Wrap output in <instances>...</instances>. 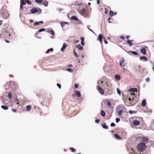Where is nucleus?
<instances>
[{
	"label": "nucleus",
	"mask_w": 154,
	"mask_h": 154,
	"mask_svg": "<svg viewBox=\"0 0 154 154\" xmlns=\"http://www.w3.org/2000/svg\"><path fill=\"white\" fill-rule=\"evenodd\" d=\"M30 22L31 23H32L33 22V20H30Z\"/></svg>",
	"instance_id": "774afa93"
},
{
	"label": "nucleus",
	"mask_w": 154,
	"mask_h": 154,
	"mask_svg": "<svg viewBox=\"0 0 154 154\" xmlns=\"http://www.w3.org/2000/svg\"><path fill=\"white\" fill-rule=\"evenodd\" d=\"M136 140L138 141H143L145 144L148 142L149 140L147 137L139 136L136 138Z\"/></svg>",
	"instance_id": "f03ea898"
},
{
	"label": "nucleus",
	"mask_w": 154,
	"mask_h": 154,
	"mask_svg": "<svg viewBox=\"0 0 154 154\" xmlns=\"http://www.w3.org/2000/svg\"><path fill=\"white\" fill-rule=\"evenodd\" d=\"M81 41L82 45L84 46L85 45L84 38V37L81 38Z\"/></svg>",
	"instance_id": "412c9836"
},
{
	"label": "nucleus",
	"mask_w": 154,
	"mask_h": 154,
	"mask_svg": "<svg viewBox=\"0 0 154 154\" xmlns=\"http://www.w3.org/2000/svg\"><path fill=\"white\" fill-rule=\"evenodd\" d=\"M32 106L31 105H28L26 106V109L27 111H29L31 109Z\"/></svg>",
	"instance_id": "5701e85b"
},
{
	"label": "nucleus",
	"mask_w": 154,
	"mask_h": 154,
	"mask_svg": "<svg viewBox=\"0 0 154 154\" xmlns=\"http://www.w3.org/2000/svg\"><path fill=\"white\" fill-rule=\"evenodd\" d=\"M146 104V102L145 100L144 99L143 100L142 102V105L143 106H145Z\"/></svg>",
	"instance_id": "a878e982"
},
{
	"label": "nucleus",
	"mask_w": 154,
	"mask_h": 154,
	"mask_svg": "<svg viewBox=\"0 0 154 154\" xmlns=\"http://www.w3.org/2000/svg\"><path fill=\"white\" fill-rule=\"evenodd\" d=\"M57 86L58 87V88L60 89L61 88V85L60 84L57 83Z\"/></svg>",
	"instance_id": "8fccbe9b"
},
{
	"label": "nucleus",
	"mask_w": 154,
	"mask_h": 154,
	"mask_svg": "<svg viewBox=\"0 0 154 154\" xmlns=\"http://www.w3.org/2000/svg\"><path fill=\"white\" fill-rule=\"evenodd\" d=\"M35 1L37 3H40L42 2V0H35Z\"/></svg>",
	"instance_id": "a19ab883"
},
{
	"label": "nucleus",
	"mask_w": 154,
	"mask_h": 154,
	"mask_svg": "<svg viewBox=\"0 0 154 154\" xmlns=\"http://www.w3.org/2000/svg\"><path fill=\"white\" fill-rule=\"evenodd\" d=\"M100 114L102 116L104 117L105 116V112L103 110H101L100 112Z\"/></svg>",
	"instance_id": "b1692460"
},
{
	"label": "nucleus",
	"mask_w": 154,
	"mask_h": 154,
	"mask_svg": "<svg viewBox=\"0 0 154 154\" xmlns=\"http://www.w3.org/2000/svg\"><path fill=\"white\" fill-rule=\"evenodd\" d=\"M128 100L130 101H131V102L130 103L128 104V106H130L133 105L132 103L133 101V100H131V98H128Z\"/></svg>",
	"instance_id": "bb28decb"
},
{
	"label": "nucleus",
	"mask_w": 154,
	"mask_h": 154,
	"mask_svg": "<svg viewBox=\"0 0 154 154\" xmlns=\"http://www.w3.org/2000/svg\"><path fill=\"white\" fill-rule=\"evenodd\" d=\"M123 112L122 110H120L118 114L119 115H121L122 114V113Z\"/></svg>",
	"instance_id": "c03bdc74"
},
{
	"label": "nucleus",
	"mask_w": 154,
	"mask_h": 154,
	"mask_svg": "<svg viewBox=\"0 0 154 154\" xmlns=\"http://www.w3.org/2000/svg\"><path fill=\"white\" fill-rule=\"evenodd\" d=\"M67 70L70 72H72L73 71L72 69L70 68H67Z\"/></svg>",
	"instance_id": "58836bf2"
},
{
	"label": "nucleus",
	"mask_w": 154,
	"mask_h": 154,
	"mask_svg": "<svg viewBox=\"0 0 154 154\" xmlns=\"http://www.w3.org/2000/svg\"><path fill=\"white\" fill-rule=\"evenodd\" d=\"M129 52H131L133 54L135 55H137L138 54V53L136 51H129Z\"/></svg>",
	"instance_id": "c9c22d12"
},
{
	"label": "nucleus",
	"mask_w": 154,
	"mask_h": 154,
	"mask_svg": "<svg viewBox=\"0 0 154 154\" xmlns=\"http://www.w3.org/2000/svg\"><path fill=\"white\" fill-rule=\"evenodd\" d=\"M97 3L98 4H99V3H100L99 0H97Z\"/></svg>",
	"instance_id": "338daca9"
},
{
	"label": "nucleus",
	"mask_w": 154,
	"mask_h": 154,
	"mask_svg": "<svg viewBox=\"0 0 154 154\" xmlns=\"http://www.w3.org/2000/svg\"><path fill=\"white\" fill-rule=\"evenodd\" d=\"M115 78L117 80H119L120 79V77L119 75H115Z\"/></svg>",
	"instance_id": "6ab92c4d"
},
{
	"label": "nucleus",
	"mask_w": 154,
	"mask_h": 154,
	"mask_svg": "<svg viewBox=\"0 0 154 154\" xmlns=\"http://www.w3.org/2000/svg\"><path fill=\"white\" fill-rule=\"evenodd\" d=\"M67 67H72V65L71 64H69L66 66Z\"/></svg>",
	"instance_id": "603ef678"
},
{
	"label": "nucleus",
	"mask_w": 154,
	"mask_h": 154,
	"mask_svg": "<svg viewBox=\"0 0 154 154\" xmlns=\"http://www.w3.org/2000/svg\"><path fill=\"white\" fill-rule=\"evenodd\" d=\"M103 38L104 39V43L106 44L107 43V41H106V40L105 39V38L104 37H103Z\"/></svg>",
	"instance_id": "6e6d98bb"
},
{
	"label": "nucleus",
	"mask_w": 154,
	"mask_h": 154,
	"mask_svg": "<svg viewBox=\"0 0 154 154\" xmlns=\"http://www.w3.org/2000/svg\"><path fill=\"white\" fill-rule=\"evenodd\" d=\"M97 90L101 94H103L104 93V91L103 89L100 86H97Z\"/></svg>",
	"instance_id": "39448f33"
},
{
	"label": "nucleus",
	"mask_w": 154,
	"mask_h": 154,
	"mask_svg": "<svg viewBox=\"0 0 154 154\" xmlns=\"http://www.w3.org/2000/svg\"><path fill=\"white\" fill-rule=\"evenodd\" d=\"M70 150H71V151L72 152H74L75 151H76V150L75 149H74L73 148V147H70Z\"/></svg>",
	"instance_id": "4c0bfd02"
},
{
	"label": "nucleus",
	"mask_w": 154,
	"mask_h": 154,
	"mask_svg": "<svg viewBox=\"0 0 154 154\" xmlns=\"http://www.w3.org/2000/svg\"><path fill=\"white\" fill-rule=\"evenodd\" d=\"M75 94L78 97H80L81 96V94L80 91L75 90L74 91Z\"/></svg>",
	"instance_id": "6e6552de"
},
{
	"label": "nucleus",
	"mask_w": 154,
	"mask_h": 154,
	"mask_svg": "<svg viewBox=\"0 0 154 154\" xmlns=\"http://www.w3.org/2000/svg\"><path fill=\"white\" fill-rule=\"evenodd\" d=\"M133 41V40H128L127 42V44L129 45V46H131L133 45V44L131 42Z\"/></svg>",
	"instance_id": "9d476101"
},
{
	"label": "nucleus",
	"mask_w": 154,
	"mask_h": 154,
	"mask_svg": "<svg viewBox=\"0 0 154 154\" xmlns=\"http://www.w3.org/2000/svg\"><path fill=\"white\" fill-rule=\"evenodd\" d=\"M137 112V111H132L131 110H129V112L131 114H132V113H135Z\"/></svg>",
	"instance_id": "e433bc0d"
},
{
	"label": "nucleus",
	"mask_w": 154,
	"mask_h": 154,
	"mask_svg": "<svg viewBox=\"0 0 154 154\" xmlns=\"http://www.w3.org/2000/svg\"><path fill=\"white\" fill-rule=\"evenodd\" d=\"M103 37L102 34H100L98 36V39L99 40L100 43L102 44V39L103 38Z\"/></svg>",
	"instance_id": "f8f14e48"
},
{
	"label": "nucleus",
	"mask_w": 154,
	"mask_h": 154,
	"mask_svg": "<svg viewBox=\"0 0 154 154\" xmlns=\"http://www.w3.org/2000/svg\"><path fill=\"white\" fill-rule=\"evenodd\" d=\"M140 52L143 54H145L146 53V50L145 48H142L140 50Z\"/></svg>",
	"instance_id": "9b49d317"
},
{
	"label": "nucleus",
	"mask_w": 154,
	"mask_h": 154,
	"mask_svg": "<svg viewBox=\"0 0 154 154\" xmlns=\"http://www.w3.org/2000/svg\"><path fill=\"white\" fill-rule=\"evenodd\" d=\"M146 80L147 82H149L150 81V79L149 78L146 79Z\"/></svg>",
	"instance_id": "13d9d810"
},
{
	"label": "nucleus",
	"mask_w": 154,
	"mask_h": 154,
	"mask_svg": "<svg viewBox=\"0 0 154 154\" xmlns=\"http://www.w3.org/2000/svg\"><path fill=\"white\" fill-rule=\"evenodd\" d=\"M134 92H137V88H134Z\"/></svg>",
	"instance_id": "4d7b16f0"
},
{
	"label": "nucleus",
	"mask_w": 154,
	"mask_h": 154,
	"mask_svg": "<svg viewBox=\"0 0 154 154\" xmlns=\"http://www.w3.org/2000/svg\"><path fill=\"white\" fill-rule=\"evenodd\" d=\"M125 61V59L123 58H122L120 59L119 64L121 66H122L123 67H124L126 66V64L124 63Z\"/></svg>",
	"instance_id": "20e7f679"
},
{
	"label": "nucleus",
	"mask_w": 154,
	"mask_h": 154,
	"mask_svg": "<svg viewBox=\"0 0 154 154\" xmlns=\"http://www.w3.org/2000/svg\"><path fill=\"white\" fill-rule=\"evenodd\" d=\"M4 34L6 36H5V37H8L11 35V34H9V33H8L7 32H5Z\"/></svg>",
	"instance_id": "2f4dec72"
},
{
	"label": "nucleus",
	"mask_w": 154,
	"mask_h": 154,
	"mask_svg": "<svg viewBox=\"0 0 154 154\" xmlns=\"http://www.w3.org/2000/svg\"><path fill=\"white\" fill-rule=\"evenodd\" d=\"M53 51V49L52 48H50V49H48L46 51V53L48 54L49 53V51L52 52Z\"/></svg>",
	"instance_id": "473e14b6"
},
{
	"label": "nucleus",
	"mask_w": 154,
	"mask_h": 154,
	"mask_svg": "<svg viewBox=\"0 0 154 154\" xmlns=\"http://www.w3.org/2000/svg\"><path fill=\"white\" fill-rule=\"evenodd\" d=\"M38 10L36 8H33L31 10V11L32 13L34 14L38 12Z\"/></svg>",
	"instance_id": "ddd939ff"
},
{
	"label": "nucleus",
	"mask_w": 154,
	"mask_h": 154,
	"mask_svg": "<svg viewBox=\"0 0 154 154\" xmlns=\"http://www.w3.org/2000/svg\"><path fill=\"white\" fill-rule=\"evenodd\" d=\"M134 88H130L129 90V92H134Z\"/></svg>",
	"instance_id": "09e8293b"
},
{
	"label": "nucleus",
	"mask_w": 154,
	"mask_h": 154,
	"mask_svg": "<svg viewBox=\"0 0 154 154\" xmlns=\"http://www.w3.org/2000/svg\"><path fill=\"white\" fill-rule=\"evenodd\" d=\"M12 110L13 112H16V110H15V109H12Z\"/></svg>",
	"instance_id": "69168bd1"
},
{
	"label": "nucleus",
	"mask_w": 154,
	"mask_h": 154,
	"mask_svg": "<svg viewBox=\"0 0 154 154\" xmlns=\"http://www.w3.org/2000/svg\"><path fill=\"white\" fill-rule=\"evenodd\" d=\"M120 38L123 40H125V39L124 37L123 36H120Z\"/></svg>",
	"instance_id": "bf43d9fd"
},
{
	"label": "nucleus",
	"mask_w": 154,
	"mask_h": 154,
	"mask_svg": "<svg viewBox=\"0 0 154 154\" xmlns=\"http://www.w3.org/2000/svg\"><path fill=\"white\" fill-rule=\"evenodd\" d=\"M111 20V18H109L108 19V22L109 23H110L111 22L110 21V20Z\"/></svg>",
	"instance_id": "052dcab7"
},
{
	"label": "nucleus",
	"mask_w": 154,
	"mask_h": 154,
	"mask_svg": "<svg viewBox=\"0 0 154 154\" xmlns=\"http://www.w3.org/2000/svg\"><path fill=\"white\" fill-rule=\"evenodd\" d=\"M1 14L3 17L4 19H7L9 16V14L7 11L4 8H2L1 10Z\"/></svg>",
	"instance_id": "7ed1b4c3"
},
{
	"label": "nucleus",
	"mask_w": 154,
	"mask_h": 154,
	"mask_svg": "<svg viewBox=\"0 0 154 154\" xmlns=\"http://www.w3.org/2000/svg\"><path fill=\"white\" fill-rule=\"evenodd\" d=\"M40 23L43 24V22L42 21L38 22H35L34 23V25H39Z\"/></svg>",
	"instance_id": "393cba45"
},
{
	"label": "nucleus",
	"mask_w": 154,
	"mask_h": 154,
	"mask_svg": "<svg viewBox=\"0 0 154 154\" xmlns=\"http://www.w3.org/2000/svg\"><path fill=\"white\" fill-rule=\"evenodd\" d=\"M120 120V119L119 118H116V122L118 123V122H119Z\"/></svg>",
	"instance_id": "3c124183"
},
{
	"label": "nucleus",
	"mask_w": 154,
	"mask_h": 154,
	"mask_svg": "<svg viewBox=\"0 0 154 154\" xmlns=\"http://www.w3.org/2000/svg\"><path fill=\"white\" fill-rule=\"evenodd\" d=\"M140 122L137 120H134L132 122V124L135 125H138L140 124Z\"/></svg>",
	"instance_id": "0eeeda50"
},
{
	"label": "nucleus",
	"mask_w": 154,
	"mask_h": 154,
	"mask_svg": "<svg viewBox=\"0 0 154 154\" xmlns=\"http://www.w3.org/2000/svg\"><path fill=\"white\" fill-rule=\"evenodd\" d=\"M105 14H107L108 12V10L106 8H105Z\"/></svg>",
	"instance_id": "864d4df0"
},
{
	"label": "nucleus",
	"mask_w": 154,
	"mask_h": 154,
	"mask_svg": "<svg viewBox=\"0 0 154 154\" xmlns=\"http://www.w3.org/2000/svg\"><path fill=\"white\" fill-rule=\"evenodd\" d=\"M74 55H75V57H78V55L77 53L75 52V49H74Z\"/></svg>",
	"instance_id": "ea45409f"
},
{
	"label": "nucleus",
	"mask_w": 154,
	"mask_h": 154,
	"mask_svg": "<svg viewBox=\"0 0 154 154\" xmlns=\"http://www.w3.org/2000/svg\"><path fill=\"white\" fill-rule=\"evenodd\" d=\"M117 93H118L119 94V95L120 94H121V92L119 90V89L118 88H117Z\"/></svg>",
	"instance_id": "49530a36"
},
{
	"label": "nucleus",
	"mask_w": 154,
	"mask_h": 154,
	"mask_svg": "<svg viewBox=\"0 0 154 154\" xmlns=\"http://www.w3.org/2000/svg\"><path fill=\"white\" fill-rule=\"evenodd\" d=\"M102 127L104 129H108V127L106 125V124L105 123H103L102 124Z\"/></svg>",
	"instance_id": "2eb2a0df"
},
{
	"label": "nucleus",
	"mask_w": 154,
	"mask_h": 154,
	"mask_svg": "<svg viewBox=\"0 0 154 154\" xmlns=\"http://www.w3.org/2000/svg\"><path fill=\"white\" fill-rule=\"evenodd\" d=\"M76 47L79 50H83V47L81 46L80 45H77L76 46Z\"/></svg>",
	"instance_id": "f3484780"
},
{
	"label": "nucleus",
	"mask_w": 154,
	"mask_h": 154,
	"mask_svg": "<svg viewBox=\"0 0 154 154\" xmlns=\"http://www.w3.org/2000/svg\"><path fill=\"white\" fill-rule=\"evenodd\" d=\"M106 86L104 88L106 89L107 90H109L110 89V85H108L107 84V82H106Z\"/></svg>",
	"instance_id": "a211bd4d"
},
{
	"label": "nucleus",
	"mask_w": 154,
	"mask_h": 154,
	"mask_svg": "<svg viewBox=\"0 0 154 154\" xmlns=\"http://www.w3.org/2000/svg\"><path fill=\"white\" fill-rule=\"evenodd\" d=\"M140 59L141 60L146 61L147 60V59L145 57H140Z\"/></svg>",
	"instance_id": "1a4fd4ad"
},
{
	"label": "nucleus",
	"mask_w": 154,
	"mask_h": 154,
	"mask_svg": "<svg viewBox=\"0 0 154 154\" xmlns=\"http://www.w3.org/2000/svg\"><path fill=\"white\" fill-rule=\"evenodd\" d=\"M71 19L75 20L77 21L78 20V18L74 16H72L71 17Z\"/></svg>",
	"instance_id": "c756f323"
},
{
	"label": "nucleus",
	"mask_w": 154,
	"mask_h": 154,
	"mask_svg": "<svg viewBox=\"0 0 154 154\" xmlns=\"http://www.w3.org/2000/svg\"><path fill=\"white\" fill-rule=\"evenodd\" d=\"M79 84H75V86L76 88H78L79 87Z\"/></svg>",
	"instance_id": "a18cd8bd"
},
{
	"label": "nucleus",
	"mask_w": 154,
	"mask_h": 154,
	"mask_svg": "<svg viewBox=\"0 0 154 154\" xmlns=\"http://www.w3.org/2000/svg\"><path fill=\"white\" fill-rule=\"evenodd\" d=\"M66 43H64L63 44V46L61 49V51H63L66 48Z\"/></svg>",
	"instance_id": "4468645a"
},
{
	"label": "nucleus",
	"mask_w": 154,
	"mask_h": 154,
	"mask_svg": "<svg viewBox=\"0 0 154 154\" xmlns=\"http://www.w3.org/2000/svg\"><path fill=\"white\" fill-rule=\"evenodd\" d=\"M69 23L66 22H61L60 23L61 25L62 28H63V27L65 26V24H68Z\"/></svg>",
	"instance_id": "aec40b11"
},
{
	"label": "nucleus",
	"mask_w": 154,
	"mask_h": 154,
	"mask_svg": "<svg viewBox=\"0 0 154 154\" xmlns=\"http://www.w3.org/2000/svg\"><path fill=\"white\" fill-rule=\"evenodd\" d=\"M146 147L145 144L142 142L137 145V149L138 151L142 152L146 150Z\"/></svg>",
	"instance_id": "f257e3e1"
},
{
	"label": "nucleus",
	"mask_w": 154,
	"mask_h": 154,
	"mask_svg": "<svg viewBox=\"0 0 154 154\" xmlns=\"http://www.w3.org/2000/svg\"><path fill=\"white\" fill-rule=\"evenodd\" d=\"M26 5V3L24 2V0L21 1L20 5V9L22 10L23 7V5Z\"/></svg>",
	"instance_id": "423d86ee"
},
{
	"label": "nucleus",
	"mask_w": 154,
	"mask_h": 154,
	"mask_svg": "<svg viewBox=\"0 0 154 154\" xmlns=\"http://www.w3.org/2000/svg\"><path fill=\"white\" fill-rule=\"evenodd\" d=\"M42 4L44 5L45 6H47L48 5V2L46 1H42Z\"/></svg>",
	"instance_id": "dca6fc26"
},
{
	"label": "nucleus",
	"mask_w": 154,
	"mask_h": 154,
	"mask_svg": "<svg viewBox=\"0 0 154 154\" xmlns=\"http://www.w3.org/2000/svg\"><path fill=\"white\" fill-rule=\"evenodd\" d=\"M48 32L52 35H53L54 34V31L53 30H50L48 31Z\"/></svg>",
	"instance_id": "72a5a7b5"
},
{
	"label": "nucleus",
	"mask_w": 154,
	"mask_h": 154,
	"mask_svg": "<svg viewBox=\"0 0 154 154\" xmlns=\"http://www.w3.org/2000/svg\"><path fill=\"white\" fill-rule=\"evenodd\" d=\"M25 1L29 4H31L30 1H29V0H25Z\"/></svg>",
	"instance_id": "37998d69"
},
{
	"label": "nucleus",
	"mask_w": 154,
	"mask_h": 154,
	"mask_svg": "<svg viewBox=\"0 0 154 154\" xmlns=\"http://www.w3.org/2000/svg\"><path fill=\"white\" fill-rule=\"evenodd\" d=\"M110 126L111 127H114L115 126V124L114 123L112 122Z\"/></svg>",
	"instance_id": "de8ad7c7"
},
{
	"label": "nucleus",
	"mask_w": 154,
	"mask_h": 154,
	"mask_svg": "<svg viewBox=\"0 0 154 154\" xmlns=\"http://www.w3.org/2000/svg\"><path fill=\"white\" fill-rule=\"evenodd\" d=\"M107 106L109 107V108H111V103L110 102L108 101L107 102Z\"/></svg>",
	"instance_id": "f704fd0d"
},
{
	"label": "nucleus",
	"mask_w": 154,
	"mask_h": 154,
	"mask_svg": "<svg viewBox=\"0 0 154 154\" xmlns=\"http://www.w3.org/2000/svg\"><path fill=\"white\" fill-rule=\"evenodd\" d=\"M130 37V36H129V35H128V36H126V38L128 39H128Z\"/></svg>",
	"instance_id": "e2e57ef3"
},
{
	"label": "nucleus",
	"mask_w": 154,
	"mask_h": 154,
	"mask_svg": "<svg viewBox=\"0 0 154 154\" xmlns=\"http://www.w3.org/2000/svg\"><path fill=\"white\" fill-rule=\"evenodd\" d=\"M8 97L9 99H11L12 97V94L11 92H9L8 94Z\"/></svg>",
	"instance_id": "cd10ccee"
},
{
	"label": "nucleus",
	"mask_w": 154,
	"mask_h": 154,
	"mask_svg": "<svg viewBox=\"0 0 154 154\" xmlns=\"http://www.w3.org/2000/svg\"><path fill=\"white\" fill-rule=\"evenodd\" d=\"M1 107L4 110H7L8 109V106L4 105H2Z\"/></svg>",
	"instance_id": "7c9ffc66"
},
{
	"label": "nucleus",
	"mask_w": 154,
	"mask_h": 154,
	"mask_svg": "<svg viewBox=\"0 0 154 154\" xmlns=\"http://www.w3.org/2000/svg\"><path fill=\"white\" fill-rule=\"evenodd\" d=\"M85 9H82L81 10V12L82 13L84 12H85Z\"/></svg>",
	"instance_id": "0e129e2a"
},
{
	"label": "nucleus",
	"mask_w": 154,
	"mask_h": 154,
	"mask_svg": "<svg viewBox=\"0 0 154 154\" xmlns=\"http://www.w3.org/2000/svg\"><path fill=\"white\" fill-rule=\"evenodd\" d=\"M45 29L44 28L41 29H40L39 30L38 32H41L42 31H45Z\"/></svg>",
	"instance_id": "79ce46f5"
},
{
	"label": "nucleus",
	"mask_w": 154,
	"mask_h": 154,
	"mask_svg": "<svg viewBox=\"0 0 154 154\" xmlns=\"http://www.w3.org/2000/svg\"><path fill=\"white\" fill-rule=\"evenodd\" d=\"M109 15L110 17H112L114 15V13L111 10L109 11Z\"/></svg>",
	"instance_id": "c85d7f7f"
},
{
	"label": "nucleus",
	"mask_w": 154,
	"mask_h": 154,
	"mask_svg": "<svg viewBox=\"0 0 154 154\" xmlns=\"http://www.w3.org/2000/svg\"><path fill=\"white\" fill-rule=\"evenodd\" d=\"M100 119H99V120H96L95 121V122L97 123H98L99 121H100Z\"/></svg>",
	"instance_id": "5fc2aeb1"
},
{
	"label": "nucleus",
	"mask_w": 154,
	"mask_h": 154,
	"mask_svg": "<svg viewBox=\"0 0 154 154\" xmlns=\"http://www.w3.org/2000/svg\"><path fill=\"white\" fill-rule=\"evenodd\" d=\"M114 137L115 138L118 140L121 139V138L117 134H114Z\"/></svg>",
	"instance_id": "4be33fe9"
},
{
	"label": "nucleus",
	"mask_w": 154,
	"mask_h": 154,
	"mask_svg": "<svg viewBox=\"0 0 154 154\" xmlns=\"http://www.w3.org/2000/svg\"><path fill=\"white\" fill-rule=\"evenodd\" d=\"M79 42V40H75L74 41V43H77L78 42Z\"/></svg>",
	"instance_id": "680f3d73"
}]
</instances>
